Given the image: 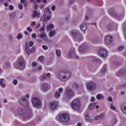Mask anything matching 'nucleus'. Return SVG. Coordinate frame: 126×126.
Returning <instances> with one entry per match:
<instances>
[{
	"label": "nucleus",
	"mask_w": 126,
	"mask_h": 126,
	"mask_svg": "<svg viewBox=\"0 0 126 126\" xmlns=\"http://www.w3.org/2000/svg\"><path fill=\"white\" fill-rule=\"evenodd\" d=\"M17 111L18 113H19L24 119H28V118H31L32 116V111L29 107H28V108L25 110L22 109L21 108H19L17 109Z\"/></svg>",
	"instance_id": "nucleus-1"
},
{
	"label": "nucleus",
	"mask_w": 126,
	"mask_h": 126,
	"mask_svg": "<svg viewBox=\"0 0 126 126\" xmlns=\"http://www.w3.org/2000/svg\"><path fill=\"white\" fill-rule=\"evenodd\" d=\"M34 42L32 41H30L29 42H26L25 44V49L27 55H30L32 53L35 52V48L33 47Z\"/></svg>",
	"instance_id": "nucleus-2"
},
{
	"label": "nucleus",
	"mask_w": 126,
	"mask_h": 126,
	"mask_svg": "<svg viewBox=\"0 0 126 126\" xmlns=\"http://www.w3.org/2000/svg\"><path fill=\"white\" fill-rule=\"evenodd\" d=\"M16 67L20 68V69H22L24 68L25 66V61L23 59V57H20L17 61V63L15 64Z\"/></svg>",
	"instance_id": "nucleus-3"
},
{
	"label": "nucleus",
	"mask_w": 126,
	"mask_h": 126,
	"mask_svg": "<svg viewBox=\"0 0 126 126\" xmlns=\"http://www.w3.org/2000/svg\"><path fill=\"white\" fill-rule=\"evenodd\" d=\"M32 103L35 108H39L42 107V101L39 98L33 97L32 99Z\"/></svg>",
	"instance_id": "nucleus-4"
},
{
	"label": "nucleus",
	"mask_w": 126,
	"mask_h": 126,
	"mask_svg": "<svg viewBox=\"0 0 126 126\" xmlns=\"http://www.w3.org/2000/svg\"><path fill=\"white\" fill-rule=\"evenodd\" d=\"M71 107L74 110H79L80 108V101L78 98L75 99L71 102Z\"/></svg>",
	"instance_id": "nucleus-5"
},
{
	"label": "nucleus",
	"mask_w": 126,
	"mask_h": 126,
	"mask_svg": "<svg viewBox=\"0 0 126 126\" xmlns=\"http://www.w3.org/2000/svg\"><path fill=\"white\" fill-rule=\"evenodd\" d=\"M71 34L73 38L77 39L78 41H81L82 40V35L78 32L72 30L71 31Z\"/></svg>",
	"instance_id": "nucleus-6"
},
{
	"label": "nucleus",
	"mask_w": 126,
	"mask_h": 126,
	"mask_svg": "<svg viewBox=\"0 0 126 126\" xmlns=\"http://www.w3.org/2000/svg\"><path fill=\"white\" fill-rule=\"evenodd\" d=\"M86 88L89 91H94L96 89V85L94 82H89L86 84Z\"/></svg>",
	"instance_id": "nucleus-7"
},
{
	"label": "nucleus",
	"mask_w": 126,
	"mask_h": 126,
	"mask_svg": "<svg viewBox=\"0 0 126 126\" xmlns=\"http://www.w3.org/2000/svg\"><path fill=\"white\" fill-rule=\"evenodd\" d=\"M74 52V48H71L70 52L67 54L68 59H73L75 58L76 60H78V57L76 56Z\"/></svg>",
	"instance_id": "nucleus-8"
},
{
	"label": "nucleus",
	"mask_w": 126,
	"mask_h": 126,
	"mask_svg": "<svg viewBox=\"0 0 126 126\" xmlns=\"http://www.w3.org/2000/svg\"><path fill=\"white\" fill-rule=\"evenodd\" d=\"M104 42L107 45H110L113 42V36L110 35L108 34L105 37Z\"/></svg>",
	"instance_id": "nucleus-9"
},
{
	"label": "nucleus",
	"mask_w": 126,
	"mask_h": 126,
	"mask_svg": "<svg viewBox=\"0 0 126 126\" xmlns=\"http://www.w3.org/2000/svg\"><path fill=\"white\" fill-rule=\"evenodd\" d=\"M98 55L102 58H105V57H107L108 53H107V51L106 50L101 48L98 51Z\"/></svg>",
	"instance_id": "nucleus-10"
},
{
	"label": "nucleus",
	"mask_w": 126,
	"mask_h": 126,
	"mask_svg": "<svg viewBox=\"0 0 126 126\" xmlns=\"http://www.w3.org/2000/svg\"><path fill=\"white\" fill-rule=\"evenodd\" d=\"M39 37L40 39L43 40V41L49 42V38H48V35H47L46 32H44L40 33V34L39 35Z\"/></svg>",
	"instance_id": "nucleus-11"
},
{
	"label": "nucleus",
	"mask_w": 126,
	"mask_h": 126,
	"mask_svg": "<svg viewBox=\"0 0 126 126\" xmlns=\"http://www.w3.org/2000/svg\"><path fill=\"white\" fill-rule=\"evenodd\" d=\"M20 104L22 105L23 106H27L28 107V105H29V101L28 100L26 99L25 97H23L20 100Z\"/></svg>",
	"instance_id": "nucleus-12"
},
{
	"label": "nucleus",
	"mask_w": 126,
	"mask_h": 126,
	"mask_svg": "<svg viewBox=\"0 0 126 126\" xmlns=\"http://www.w3.org/2000/svg\"><path fill=\"white\" fill-rule=\"evenodd\" d=\"M50 89V86L46 83H43L41 85V90L43 92H46V91H48Z\"/></svg>",
	"instance_id": "nucleus-13"
},
{
	"label": "nucleus",
	"mask_w": 126,
	"mask_h": 126,
	"mask_svg": "<svg viewBox=\"0 0 126 126\" xmlns=\"http://www.w3.org/2000/svg\"><path fill=\"white\" fill-rule=\"evenodd\" d=\"M66 94L69 98H71V97H73L74 96V92L72 91V89H70L69 88H67L66 90Z\"/></svg>",
	"instance_id": "nucleus-14"
},
{
	"label": "nucleus",
	"mask_w": 126,
	"mask_h": 126,
	"mask_svg": "<svg viewBox=\"0 0 126 126\" xmlns=\"http://www.w3.org/2000/svg\"><path fill=\"white\" fill-rule=\"evenodd\" d=\"M63 74V80H67V79L70 77V72L67 70H64Z\"/></svg>",
	"instance_id": "nucleus-15"
},
{
	"label": "nucleus",
	"mask_w": 126,
	"mask_h": 126,
	"mask_svg": "<svg viewBox=\"0 0 126 126\" xmlns=\"http://www.w3.org/2000/svg\"><path fill=\"white\" fill-rule=\"evenodd\" d=\"M88 50V46L83 45L79 47V51L81 53H85Z\"/></svg>",
	"instance_id": "nucleus-16"
},
{
	"label": "nucleus",
	"mask_w": 126,
	"mask_h": 126,
	"mask_svg": "<svg viewBox=\"0 0 126 126\" xmlns=\"http://www.w3.org/2000/svg\"><path fill=\"white\" fill-rule=\"evenodd\" d=\"M58 107V102L57 101H52L50 104V109L51 110H56Z\"/></svg>",
	"instance_id": "nucleus-17"
},
{
	"label": "nucleus",
	"mask_w": 126,
	"mask_h": 126,
	"mask_svg": "<svg viewBox=\"0 0 126 126\" xmlns=\"http://www.w3.org/2000/svg\"><path fill=\"white\" fill-rule=\"evenodd\" d=\"M69 120H70L69 115L67 113H63V122L67 123Z\"/></svg>",
	"instance_id": "nucleus-18"
},
{
	"label": "nucleus",
	"mask_w": 126,
	"mask_h": 126,
	"mask_svg": "<svg viewBox=\"0 0 126 126\" xmlns=\"http://www.w3.org/2000/svg\"><path fill=\"white\" fill-rule=\"evenodd\" d=\"M48 14H52V11L50 10V7H49L45 8V11L43 12V16H47Z\"/></svg>",
	"instance_id": "nucleus-19"
},
{
	"label": "nucleus",
	"mask_w": 126,
	"mask_h": 126,
	"mask_svg": "<svg viewBox=\"0 0 126 126\" xmlns=\"http://www.w3.org/2000/svg\"><path fill=\"white\" fill-rule=\"evenodd\" d=\"M51 17H52V15L48 14L46 16H44L43 19V17H41V21H48V20H51Z\"/></svg>",
	"instance_id": "nucleus-20"
},
{
	"label": "nucleus",
	"mask_w": 126,
	"mask_h": 126,
	"mask_svg": "<svg viewBox=\"0 0 126 126\" xmlns=\"http://www.w3.org/2000/svg\"><path fill=\"white\" fill-rule=\"evenodd\" d=\"M63 91V89L60 88L59 90V92H57L54 94L55 98H59L61 96V93H62Z\"/></svg>",
	"instance_id": "nucleus-21"
},
{
	"label": "nucleus",
	"mask_w": 126,
	"mask_h": 126,
	"mask_svg": "<svg viewBox=\"0 0 126 126\" xmlns=\"http://www.w3.org/2000/svg\"><path fill=\"white\" fill-rule=\"evenodd\" d=\"M57 119H58L61 123H63V113H59L57 117Z\"/></svg>",
	"instance_id": "nucleus-22"
},
{
	"label": "nucleus",
	"mask_w": 126,
	"mask_h": 126,
	"mask_svg": "<svg viewBox=\"0 0 126 126\" xmlns=\"http://www.w3.org/2000/svg\"><path fill=\"white\" fill-rule=\"evenodd\" d=\"M41 16V13L37 12V11H34L32 14V17L35 18V17H37L39 18Z\"/></svg>",
	"instance_id": "nucleus-23"
},
{
	"label": "nucleus",
	"mask_w": 126,
	"mask_h": 126,
	"mask_svg": "<svg viewBox=\"0 0 126 126\" xmlns=\"http://www.w3.org/2000/svg\"><path fill=\"white\" fill-rule=\"evenodd\" d=\"M80 30L81 31H83V32H85V30H86V24H82L80 26Z\"/></svg>",
	"instance_id": "nucleus-24"
},
{
	"label": "nucleus",
	"mask_w": 126,
	"mask_h": 126,
	"mask_svg": "<svg viewBox=\"0 0 126 126\" xmlns=\"http://www.w3.org/2000/svg\"><path fill=\"white\" fill-rule=\"evenodd\" d=\"M55 35H56V31L52 30L50 32L49 36L50 38H52V37H54V36H55Z\"/></svg>",
	"instance_id": "nucleus-25"
},
{
	"label": "nucleus",
	"mask_w": 126,
	"mask_h": 126,
	"mask_svg": "<svg viewBox=\"0 0 126 126\" xmlns=\"http://www.w3.org/2000/svg\"><path fill=\"white\" fill-rule=\"evenodd\" d=\"M16 17V13L13 12L11 13L10 15V19L11 20H13V19H15V17Z\"/></svg>",
	"instance_id": "nucleus-26"
},
{
	"label": "nucleus",
	"mask_w": 126,
	"mask_h": 126,
	"mask_svg": "<svg viewBox=\"0 0 126 126\" xmlns=\"http://www.w3.org/2000/svg\"><path fill=\"white\" fill-rule=\"evenodd\" d=\"M126 73V70H122L119 72V73L117 74V75L118 76H122V75H125Z\"/></svg>",
	"instance_id": "nucleus-27"
},
{
	"label": "nucleus",
	"mask_w": 126,
	"mask_h": 126,
	"mask_svg": "<svg viewBox=\"0 0 126 126\" xmlns=\"http://www.w3.org/2000/svg\"><path fill=\"white\" fill-rule=\"evenodd\" d=\"M0 85L2 88H4L5 87V83L3 82V79H0Z\"/></svg>",
	"instance_id": "nucleus-28"
},
{
	"label": "nucleus",
	"mask_w": 126,
	"mask_h": 126,
	"mask_svg": "<svg viewBox=\"0 0 126 126\" xmlns=\"http://www.w3.org/2000/svg\"><path fill=\"white\" fill-rule=\"evenodd\" d=\"M121 109L125 114H126V103L123 104L121 106Z\"/></svg>",
	"instance_id": "nucleus-29"
},
{
	"label": "nucleus",
	"mask_w": 126,
	"mask_h": 126,
	"mask_svg": "<svg viewBox=\"0 0 126 126\" xmlns=\"http://www.w3.org/2000/svg\"><path fill=\"white\" fill-rule=\"evenodd\" d=\"M3 65L5 68H8L10 66V63L8 62H5L3 63Z\"/></svg>",
	"instance_id": "nucleus-30"
},
{
	"label": "nucleus",
	"mask_w": 126,
	"mask_h": 126,
	"mask_svg": "<svg viewBox=\"0 0 126 126\" xmlns=\"http://www.w3.org/2000/svg\"><path fill=\"white\" fill-rule=\"evenodd\" d=\"M107 71V67L106 66V64L103 65V69L101 70L100 73L102 74H104L105 72Z\"/></svg>",
	"instance_id": "nucleus-31"
},
{
	"label": "nucleus",
	"mask_w": 126,
	"mask_h": 126,
	"mask_svg": "<svg viewBox=\"0 0 126 126\" xmlns=\"http://www.w3.org/2000/svg\"><path fill=\"white\" fill-rule=\"evenodd\" d=\"M54 28V25L52 24H50L46 28L47 30L48 31H50L51 29H53Z\"/></svg>",
	"instance_id": "nucleus-32"
},
{
	"label": "nucleus",
	"mask_w": 126,
	"mask_h": 126,
	"mask_svg": "<svg viewBox=\"0 0 126 126\" xmlns=\"http://www.w3.org/2000/svg\"><path fill=\"white\" fill-rule=\"evenodd\" d=\"M96 103H92L90 105V106L89 107V110H93L94 108H95V106H96Z\"/></svg>",
	"instance_id": "nucleus-33"
},
{
	"label": "nucleus",
	"mask_w": 126,
	"mask_h": 126,
	"mask_svg": "<svg viewBox=\"0 0 126 126\" xmlns=\"http://www.w3.org/2000/svg\"><path fill=\"white\" fill-rule=\"evenodd\" d=\"M96 99L97 100H101V99H104V96L103 95L98 94L96 95Z\"/></svg>",
	"instance_id": "nucleus-34"
},
{
	"label": "nucleus",
	"mask_w": 126,
	"mask_h": 126,
	"mask_svg": "<svg viewBox=\"0 0 126 126\" xmlns=\"http://www.w3.org/2000/svg\"><path fill=\"white\" fill-rule=\"evenodd\" d=\"M46 74H45L44 75L41 76L40 78V81H43V80H45V79H46Z\"/></svg>",
	"instance_id": "nucleus-35"
},
{
	"label": "nucleus",
	"mask_w": 126,
	"mask_h": 126,
	"mask_svg": "<svg viewBox=\"0 0 126 126\" xmlns=\"http://www.w3.org/2000/svg\"><path fill=\"white\" fill-rule=\"evenodd\" d=\"M21 3L23 4L24 5V6L26 7L27 6V2L25 1V0H21Z\"/></svg>",
	"instance_id": "nucleus-36"
},
{
	"label": "nucleus",
	"mask_w": 126,
	"mask_h": 126,
	"mask_svg": "<svg viewBox=\"0 0 126 126\" xmlns=\"http://www.w3.org/2000/svg\"><path fill=\"white\" fill-rule=\"evenodd\" d=\"M72 87L74 89H77V88H78V85H77V84H76V83H73L72 85Z\"/></svg>",
	"instance_id": "nucleus-37"
},
{
	"label": "nucleus",
	"mask_w": 126,
	"mask_h": 126,
	"mask_svg": "<svg viewBox=\"0 0 126 126\" xmlns=\"http://www.w3.org/2000/svg\"><path fill=\"white\" fill-rule=\"evenodd\" d=\"M23 37V35L21 33H19L17 36V39L18 40H20Z\"/></svg>",
	"instance_id": "nucleus-38"
},
{
	"label": "nucleus",
	"mask_w": 126,
	"mask_h": 126,
	"mask_svg": "<svg viewBox=\"0 0 126 126\" xmlns=\"http://www.w3.org/2000/svg\"><path fill=\"white\" fill-rule=\"evenodd\" d=\"M39 32H45V26H43V27L39 28Z\"/></svg>",
	"instance_id": "nucleus-39"
},
{
	"label": "nucleus",
	"mask_w": 126,
	"mask_h": 126,
	"mask_svg": "<svg viewBox=\"0 0 126 126\" xmlns=\"http://www.w3.org/2000/svg\"><path fill=\"white\" fill-rule=\"evenodd\" d=\"M56 53L57 57H61V51L60 50H57Z\"/></svg>",
	"instance_id": "nucleus-40"
},
{
	"label": "nucleus",
	"mask_w": 126,
	"mask_h": 126,
	"mask_svg": "<svg viewBox=\"0 0 126 126\" xmlns=\"http://www.w3.org/2000/svg\"><path fill=\"white\" fill-rule=\"evenodd\" d=\"M85 120L86 121H89V120H90V117H89V114H88V113L86 114Z\"/></svg>",
	"instance_id": "nucleus-41"
},
{
	"label": "nucleus",
	"mask_w": 126,
	"mask_h": 126,
	"mask_svg": "<svg viewBox=\"0 0 126 126\" xmlns=\"http://www.w3.org/2000/svg\"><path fill=\"white\" fill-rule=\"evenodd\" d=\"M32 65L33 67H36V66H37V63H36L35 62H32Z\"/></svg>",
	"instance_id": "nucleus-42"
},
{
	"label": "nucleus",
	"mask_w": 126,
	"mask_h": 126,
	"mask_svg": "<svg viewBox=\"0 0 126 126\" xmlns=\"http://www.w3.org/2000/svg\"><path fill=\"white\" fill-rule=\"evenodd\" d=\"M9 41H12L13 40V35L12 34L9 35Z\"/></svg>",
	"instance_id": "nucleus-43"
},
{
	"label": "nucleus",
	"mask_w": 126,
	"mask_h": 126,
	"mask_svg": "<svg viewBox=\"0 0 126 126\" xmlns=\"http://www.w3.org/2000/svg\"><path fill=\"white\" fill-rule=\"evenodd\" d=\"M92 61L93 62H99V61H100V60L98 59H96L95 57H93Z\"/></svg>",
	"instance_id": "nucleus-44"
},
{
	"label": "nucleus",
	"mask_w": 126,
	"mask_h": 126,
	"mask_svg": "<svg viewBox=\"0 0 126 126\" xmlns=\"http://www.w3.org/2000/svg\"><path fill=\"white\" fill-rule=\"evenodd\" d=\"M105 118V114H101L100 115V119L103 120Z\"/></svg>",
	"instance_id": "nucleus-45"
},
{
	"label": "nucleus",
	"mask_w": 126,
	"mask_h": 126,
	"mask_svg": "<svg viewBox=\"0 0 126 126\" xmlns=\"http://www.w3.org/2000/svg\"><path fill=\"white\" fill-rule=\"evenodd\" d=\"M51 10H52V11H55V10H56V5H53L52 6Z\"/></svg>",
	"instance_id": "nucleus-46"
},
{
	"label": "nucleus",
	"mask_w": 126,
	"mask_h": 126,
	"mask_svg": "<svg viewBox=\"0 0 126 126\" xmlns=\"http://www.w3.org/2000/svg\"><path fill=\"white\" fill-rule=\"evenodd\" d=\"M8 8L9 10H13V8H14V7H13V6L9 5Z\"/></svg>",
	"instance_id": "nucleus-47"
},
{
	"label": "nucleus",
	"mask_w": 126,
	"mask_h": 126,
	"mask_svg": "<svg viewBox=\"0 0 126 126\" xmlns=\"http://www.w3.org/2000/svg\"><path fill=\"white\" fill-rule=\"evenodd\" d=\"M43 60H44V57L43 56L39 57V60L40 61V62H41V63H43Z\"/></svg>",
	"instance_id": "nucleus-48"
},
{
	"label": "nucleus",
	"mask_w": 126,
	"mask_h": 126,
	"mask_svg": "<svg viewBox=\"0 0 126 126\" xmlns=\"http://www.w3.org/2000/svg\"><path fill=\"white\" fill-rule=\"evenodd\" d=\"M27 30L29 32H32V28H30V27L27 28Z\"/></svg>",
	"instance_id": "nucleus-49"
},
{
	"label": "nucleus",
	"mask_w": 126,
	"mask_h": 126,
	"mask_svg": "<svg viewBox=\"0 0 126 126\" xmlns=\"http://www.w3.org/2000/svg\"><path fill=\"white\" fill-rule=\"evenodd\" d=\"M110 108L111 110H113V111H116V107H115V106H114V105H113L112 104L110 105Z\"/></svg>",
	"instance_id": "nucleus-50"
},
{
	"label": "nucleus",
	"mask_w": 126,
	"mask_h": 126,
	"mask_svg": "<svg viewBox=\"0 0 126 126\" xmlns=\"http://www.w3.org/2000/svg\"><path fill=\"white\" fill-rule=\"evenodd\" d=\"M32 37L33 39H36V37H37V34H36V33H33L32 35Z\"/></svg>",
	"instance_id": "nucleus-51"
},
{
	"label": "nucleus",
	"mask_w": 126,
	"mask_h": 126,
	"mask_svg": "<svg viewBox=\"0 0 126 126\" xmlns=\"http://www.w3.org/2000/svg\"><path fill=\"white\" fill-rule=\"evenodd\" d=\"M18 7H19V8L20 9H23V6H22V4H20V3H19V4H18Z\"/></svg>",
	"instance_id": "nucleus-52"
},
{
	"label": "nucleus",
	"mask_w": 126,
	"mask_h": 126,
	"mask_svg": "<svg viewBox=\"0 0 126 126\" xmlns=\"http://www.w3.org/2000/svg\"><path fill=\"white\" fill-rule=\"evenodd\" d=\"M42 47L44 50H48V46H47L46 45H42Z\"/></svg>",
	"instance_id": "nucleus-53"
},
{
	"label": "nucleus",
	"mask_w": 126,
	"mask_h": 126,
	"mask_svg": "<svg viewBox=\"0 0 126 126\" xmlns=\"http://www.w3.org/2000/svg\"><path fill=\"white\" fill-rule=\"evenodd\" d=\"M17 80H14L13 81V84L14 85H16V84H17Z\"/></svg>",
	"instance_id": "nucleus-54"
},
{
	"label": "nucleus",
	"mask_w": 126,
	"mask_h": 126,
	"mask_svg": "<svg viewBox=\"0 0 126 126\" xmlns=\"http://www.w3.org/2000/svg\"><path fill=\"white\" fill-rule=\"evenodd\" d=\"M123 49H124V46H121L118 47L119 51H122Z\"/></svg>",
	"instance_id": "nucleus-55"
},
{
	"label": "nucleus",
	"mask_w": 126,
	"mask_h": 126,
	"mask_svg": "<svg viewBox=\"0 0 126 126\" xmlns=\"http://www.w3.org/2000/svg\"><path fill=\"white\" fill-rule=\"evenodd\" d=\"M116 123H117V119H116V118H115L112 121V123L114 124H116Z\"/></svg>",
	"instance_id": "nucleus-56"
},
{
	"label": "nucleus",
	"mask_w": 126,
	"mask_h": 126,
	"mask_svg": "<svg viewBox=\"0 0 126 126\" xmlns=\"http://www.w3.org/2000/svg\"><path fill=\"white\" fill-rule=\"evenodd\" d=\"M46 78L51 77V74L50 73H48L47 74H46Z\"/></svg>",
	"instance_id": "nucleus-57"
},
{
	"label": "nucleus",
	"mask_w": 126,
	"mask_h": 126,
	"mask_svg": "<svg viewBox=\"0 0 126 126\" xmlns=\"http://www.w3.org/2000/svg\"><path fill=\"white\" fill-rule=\"evenodd\" d=\"M108 100L109 102H112V101H113V98H112L111 97H108Z\"/></svg>",
	"instance_id": "nucleus-58"
},
{
	"label": "nucleus",
	"mask_w": 126,
	"mask_h": 126,
	"mask_svg": "<svg viewBox=\"0 0 126 126\" xmlns=\"http://www.w3.org/2000/svg\"><path fill=\"white\" fill-rule=\"evenodd\" d=\"M99 118H100V117L98 115L96 116L95 118V121H98V120H99Z\"/></svg>",
	"instance_id": "nucleus-59"
},
{
	"label": "nucleus",
	"mask_w": 126,
	"mask_h": 126,
	"mask_svg": "<svg viewBox=\"0 0 126 126\" xmlns=\"http://www.w3.org/2000/svg\"><path fill=\"white\" fill-rule=\"evenodd\" d=\"M35 25H36V22H32V24H31V26L33 27V26H35Z\"/></svg>",
	"instance_id": "nucleus-60"
},
{
	"label": "nucleus",
	"mask_w": 126,
	"mask_h": 126,
	"mask_svg": "<svg viewBox=\"0 0 126 126\" xmlns=\"http://www.w3.org/2000/svg\"><path fill=\"white\" fill-rule=\"evenodd\" d=\"M31 2H33L34 4H36V2H35V0H30Z\"/></svg>",
	"instance_id": "nucleus-61"
},
{
	"label": "nucleus",
	"mask_w": 126,
	"mask_h": 126,
	"mask_svg": "<svg viewBox=\"0 0 126 126\" xmlns=\"http://www.w3.org/2000/svg\"><path fill=\"white\" fill-rule=\"evenodd\" d=\"M91 101L92 102H94V101H95V98L94 97H92L91 98Z\"/></svg>",
	"instance_id": "nucleus-62"
},
{
	"label": "nucleus",
	"mask_w": 126,
	"mask_h": 126,
	"mask_svg": "<svg viewBox=\"0 0 126 126\" xmlns=\"http://www.w3.org/2000/svg\"><path fill=\"white\" fill-rule=\"evenodd\" d=\"M38 70H42V66H39L38 67Z\"/></svg>",
	"instance_id": "nucleus-63"
},
{
	"label": "nucleus",
	"mask_w": 126,
	"mask_h": 126,
	"mask_svg": "<svg viewBox=\"0 0 126 126\" xmlns=\"http://www.w3.org/2000/svg\"><path fill=\"white\" fill-rule=\"evenodd\" d=\"M40 26H41V25H40V24H38L36 25V28H39V27H40Z\"/></svg>",
	"instance_id": "nucleus-64"
}]
</instances>
